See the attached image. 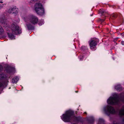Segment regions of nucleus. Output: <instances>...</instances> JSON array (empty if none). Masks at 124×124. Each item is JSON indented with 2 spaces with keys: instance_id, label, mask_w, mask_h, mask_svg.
Segmentation results:
<instances>
[{
  "instance_id": "nucleus-23",
  "label": "nucleus",
  "mask_w": 124,
  "mask_h": 124,
  "mask_svg": "<svg viewBox=\"0 0 124 124\" xmlns=\"http://www.w3.org/2000/svg\"><path fill=\"white\" fill-rule=\"evenodd\" d=\"M3 7V6L2 5L0 6V9L1 8Z\"/></svg>"
},
{
  "instance_id": "nucleus-2",
  "label": "nucleus",
  "mask_w": 124,
  "mask_h": 124,
  "mask_svg": "<svg viewBox=\"0 0 124 124\" xmlns=\"http://www.w3.org/2000/svg\"><path fill=\"white\" fill-rule=\"evenodd\" d=\"M73 113L71 110L66 111L63 114L61 117L62 119L64 122H69L72 120V118L73 116Z\"/></svg>"
},
{
  "instance_id": "nucleus-21",
  "label": "nucleus",
  "mask_w": 124,
  "mask_h": 124,
  "mask_svg": "<svg viewBox=\"0 0 124 124\" xmlns=\"http://www.w3.org/2000/svg\"><path fill=\"white\" fill-rule=\"evenodd\" d=\"M121 100L124 102V97L123 98H121Z\"/></svg>"
},
{
  "instance_id": "nucleus-5",
  "label": "nucleus",
  "mask_w": 124,
  "mask_h": 124,
  "mask_svg": "<svg viewBox=\"0 0 124 124\" xmlns=\"http://www.w3.org/2000/svg\"><path fill=\"white\" fill-rule=\"evenodd\" d=\"M103 111L104 113L107 115H109L110 114H115L116 112L114 108L109 105H107L104 107L103 108Z\"/></svg>"
},
{
  "instance_id": "nucleus-17",
  "label": "nucleus",
  "mask_w": 124,
  "mask_h": 124,
  "mask_svg": "<svg viewBox=\"0 0 124 124\" xmlns=\"http://www.w3.org/2000/svg\"><path fill=\"white\" fill-rule=\"evenodd\" d=\"M81 48L83 50H85L86 49H87V47L86 46H82L81 47Z\"/></svg>"
},
{
  "instance_id": "nucleus-13",
  "label": "nucleus",
  "mask_w": 124,
  "mask_h": 124,
  "mask_svg": "<svg viewBox=\"0 0 124 124\" xmlns=\"http://www.w3.org/2000/svg\"><path fill=\"white\" fill-rule=\"evenodd\" d=\"M4 30L2 27L0 25V35H1L4 33Z\"/></svg>"
},
{
  "instance_id": "nucleus-14",
  "label": "nucleus",
  "mask_w": 124,
  "mask_h": 124,
  "mask_svg": "<svg viewBox=\"0 0 124 124\" xmlns=\"http://www.w3.org/2000/svg\"><path fill=\"white\" fill-rule=\"evenodd\" d=\"M104 121V120L102 118H99V120L98 124H100L101 123H103Z\"/></svg>"
},
{
  "instance_id": "nucleus-26",
  "label": "nucleus",
  "mask_w": 124,
  "mask_h": 124,
  "mask_svg": "<svg viewBox=\"0 0 124 124\" xmlns=\"http://www.w3.org/2000/svg\"><path fill=\"white\" fill-rule=\"evenodd\" d=\"M32 1H36L37 0H31Z\"/></svg>"
},
{
  "instance_id": "nucleus-9",
  "label": "nucleus",
  "mask_w": 124,
  "mask_h": 124,
  "mask_svg": "<svg viewBox=\"0 0 124 124\" xmlns=\"http://www.w3.org/2000/svg\"><path fill=\"white\" fill-rule=\"evenodd\" d=\"M119 114L121 116L124 115V107H122L119 110Z\"/></svg>"
},
{
  "instance_id": "nucleus-3",
  "label": "nucleus",
  "mask_w": 124,
  "mask_h": 124,
  "mask_svg": "<svg viewBox=\"0 0 124 124\" xmlns=\"http://www.w3.org/2000/svg\"><path fill=\"white\" fill-rule=\"evenodd\" d=\"M34 10L38 14L42 15L45 13L42 4L40 2L36 3L34 7Z\"/></svg>"
},
{
  "instance_id": "nucleus-16",
  "label": "nucleus",
  "mask_w": 124,
  "mask_h": 124,
  "mask_svg": "<svg viewBox=\"0 0 124 124\" xmlns=\"http://www.w3.org/2000/svg\"><path fill=\"white\" fill-rule=\"evenodd\" d=\"M2 25L4 27H7L8 26L7 24L5 22H3L2 23Z\"/></svg>"
},
{
  "instance_id": "nucleus-22",
  "label": "nucleus",
  "mask_w": 124,
  "mask_h": 124,
  "mask_svg": "<svg viewBox=\"0 0 124 124\" xmlns=\"http://www.w3.org/2000/svg\"><path fill=\"white\" fill-rule=\"evenodd\" d=\"M121 43L122 45H124V41H122L121 42Z\"/></svg>"
},
{
  "instance_id": "nucleus-15",
  "label": "nucleus",
  "mask_w": 124,
  "mask_h": 124,
  "mask_svg": "<svg viewBox=\"0 0 124 124\" xmlns=\"http://www.w3.org/2000/svg\"><path fill=\"white\" fill-rule=\"evenodd\" d=\"M104 12H105V11L103 9H101L99 10L100 13L101 14H103Z\"/></svg>"
},
{
  "instance_id": "nucleus-8",
  "label": "nucleus",
  "mask_w": 124,
  "mask_h": 124,
  "mask_svg": "<svg viewBox=\"0 0 124 124\" xmlns=\"http://www.w3.org/2000/svg\"><path fill=\"white\" fill-rule=\"evenodd\" d=\"M10 14H16L18 13L17 9L15 7H12L10 8L8 11Z\"/></svg>"
},
{
  "instance_id": "nucleus-7",
  "label": "nucleus",
  "mask_w": 124,
  "mask_h": 124,
  "mask_svg": "<svg viewBox=\"0 0 124 124\" xmlns=\"http://www.w3.org/2000/svg\"><path fill=\"white\" fill-rule=\"evenodd\" d=\"M97 39L93 38L91 39L89 41V43L90 49L92 50H95L96 46L97 45Z\"/></svg>"
},
{
  "instance_id": "nucleus-19",
  "label": "nucleus",
  "mask_w": 124,
  "mask_h": 124,
  "mask_svg": "<svg viewBox=\"0 0 124 124\" xmlns=\"http://www.w3.org/2000/svg\"><path fill=\"white\" fill-rule=\"evenodd\" d=\"M4 75L3 74H0V79H2L3 78Z\"/></svg>"
},
{
  "instance_id": "nucleus-27",
  "label": "nucleus",
  "mask_w": 124,
  "mask_h": 124,
  "mask_svg": "<svg viewBox=\"0 0 124 124\" xmlns=\"http://www.w3.org/2000/svg\"><path fill=\"white\" fill-rule=\"evenodd\" d=\"M80 60H81L82 59V58H80Z\"/></svg>"
},
{
  "instance_id": "nucleus-6",
  "label": "nucleus",
  "mask_w": 124,
  "mask_h": 124,
  "mask_svg": "<svg viewBox=\"0 0 124 124\" xmlns=\"http://www.w3.org/2000/svg\"><path fill=\"white\" fill-rule=\"evenodd\" d=\"M12 33L14 34H17L21 32V29L16 24H13L11 27Z\"/></svg>"
},
{
  "instance_id": "nucleus-20",
  "label": "nucleus",
  "mask_w": 124,
  "mask_h": 124,
  "mask_svg": "<svg viewBox=\"0 0 124 124\" xmlns=\"http://www.w3.org/2000/svg\"><path fill=\"white\" fill-rule=\"evenodd\" d=\"M2 69V66L1 65H0V71H1Z\"/></svg>"
},
{
  "instance_id": "nucleus-10",
  "label": "nucleus",
  "mask_w": 124,
  "mask_h": 124,
  "mask_svg": "<svg viewBox=\"0 0 124 124\" xmlns=\"http://www.w3.org/2000/svg\"><path fill=\"white\" fill-rule=\"evenodd\" d=\"M115 88L117 91H120L122 90V87L120 85H117L115 86Z\"/></svg>"
},
{
  "instance_id": "nucleus-11",
  "label": "nucleus",
  "mask_w": 124,
  "mask_h": 124,
  "mask_svg": "<svg viewBox=\"0 0 124 124\" xmlns=\"http://www.w3.org/2000/svg\"><path fill=\"white\" fill-rule=\"evenodd\" d=\"M19 80L18 78L17 77H15L12 79V82L13 83H16Z\"/></svg>"
},
{
  "instance_id": "nucleus-4",
  "label": "nucleus",
  "mask_w": 124,
  "mask_h": 124,
  "mask_svg": "<svg viewBox=\"0 0 124 124\" xmlns=\"http://www.w3.org/2000/svg\"><path fill=\"white\" fill-rule=\"evenodd\" d=\"M119 96L116 94H115L114 97H110L107 100V102L108 104L114 105L118 104L119 101L118 98Z\"/></svg>"
},
{
  "instance_id": "nucleus-18",
  "label": "nucleus",
  "mask_w": 124,
  "mask_h": 124,
  "mask_svg": "<svg viewBox=\"0 0 124 124\" xmlns=\"http://www.w3.org/2000/svg\"><path fill=\"white\" fill-rule=\"evenodd\" d=\"M44 23V22L43 20H42L41 21V23H40V22H39L38 23V24L40 25L41 26L42 25V24H43Z\"/></svg>"
},
{
  "instance_id": "nucleus-1",
  "label": "nucleus",
  "mask_w": 124,
  "mask_h": 124,
  "mask_svg": "<svg viewBox=\"0 0 124 124\" xmlns=\"http://www.w3.org/2000/svg\"><path fill=\"white\" fill-rule=\"evenodd\" d=\"M24 19L25 21L29 20L30 23V24H26L27 27L29 30L31 29L32 25L37 24L38 21V18L32 15L26 16L24 18Z\"/></svg>"
},
{
  "instance_id": "nucleus-25",
  "label": "nucleus",
  "mask_w": 124,
  "mask_h": 124,
  "mask_svg": "<svg viewBox=\"0 0 124 124\" xmlns=\"http://www.w3.org/2000/svg\"><path fill=\"white\" fill-rule=\"evenodd\" d=\"M3 2H2V0H0V3H2Z\"/></svg>"
},
{
  "instance_id": "nucleus-12",
  "label": "nucleus",
  "mask_w": 124,
  "mask_h": 124,
  "mask_svg": "<svg viewBox=\"0 0 124 124\" xmlns=\"http://www.w3.org/2000/svg\"><path fill=\"white\" fill-rule=\"evenodd\" d=\"M8 37L9 38L11 39H15V37L14 35L12 34L11 33L9 34L8 33Z\"/></svg>"
},
{
  "instance_id": "nucleus-24",
  "label": "nucleus",
  "mask_w": 124,
  "mask_h": 124,
  "mask_svg": "<svg viewBox=\"0 0 124 124\" xmlns=\"http://www.w3.org/2000/svg\"><path fill=\"white\" fill-rule=\"evenodd\" d=\"M2 85V84L0 82V87H1Z\"/></svg>"
}]
</instances>
